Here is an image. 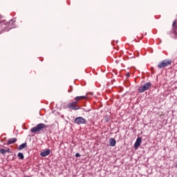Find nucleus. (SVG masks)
<instances>
[{
	"mask_svg": "<svg viewBox=\"0 0 177 177\" xmlns=\"http://www.w3.org/2000/svg\"><path fill=\"white\" fill-rule=\"evenodd\" d=\"M15 23H16V18L10 20L9 22L6 21V20L2 21L0 19V33L3 28H4L6 31H8L6 28H8V30L15 28Z\"/></svg>",
	"mask_w": 177,
	"mask_h": 177,
	"instance_id": "nucleus-1",
	"label": "nucleus"
},
{
	"mask_svg": "<svg viewBox=\"0 0 177 177\" xmlns=\"http://www.w3.org/2000/svg\"><path fill=\"white\" fill-rule=\"evenodd\" d=\"M46 128V124H44V123H39L38 124L36 125V127H32L30 129V132H32V133H35L37 132H41V131H44V129Z\"/></svg>",
	"mask_w": 177,
	"mask_h": 177,
	"instance_id": "nucleus-2",
	"label": "nucleus"
},
{
	"mask_svg": "<svg viewBox=\"0 0 177 177\" xmlns=\"http://www.w3.org/2000/svg\"><path fill=\"white\" fill-rule=\"evenodd\" d=\"M172 64L171 60H162V62H159L158 64V68H165V67H168V66H171Z\"/></svg>",
	"mask_w": 177,
	"mask_h": 177,
	"instance_id": "nucleus-3",
	"label": "nucleus"
},
{
	"mask_svg": "<svg viewBox=\"0 0 177 177\" xmlns=\"http://www.w3.org/2000/svg\"><path fill=\"white\" fill-rule=\"evenodd\" d=\"M74 122L75 124H77V125H81V124H86V120H85V118L80 116L76 118L74 120Z\"/></svg>",
	"mask_w": 177,
	"mask_h": 177,
	"instance_id": "nucleus-4",
	"label": "nucleus"
},
{
	"mask_svg": "<svg viewBox=\"0 0 177 177\" xmlns=\"http://www.w3.org/2000/svg\"><path fill=\"white\" fill-rule=\"evenodd\" d=\"M140 145H142V137H138L133 145L135 150H138L140 147Z\"/></svg>",
	"mask_w": 177,
	"mask_h": 177,
	"instance_id": "nucleus-5",
	"label": "nucleus"
},
{
	"mask_svg": "<svg viewBox=\"0 0 177 177\" xmlns=\"http://www.w3.org/2000/svg\"><path fill=\"white\" fill-rule=\"evenodd\" d=\"M49 154H50V149H46L44 151L40 153L41 157H46L47 156H49Z\"/></svg>",
	"mask_w": 177,
	"mask_h": 177,
	"instance_id": "nucleus-6",
	"label": "nucleus"
},
{
	"mask_svg": "<svg viewBox=\"0 0 177 177\" xmlns=\"http://www.w3.org/2000/svg\"><path fill=\"white\" fill-rule=\"evenodd\" d=\"M86 96H88V94L86 95L77 96L75 97V100L78 102H81V100H85L86 99Z\"/></svg>",
	"mask_w": 177,
	"mask_h": 177,
	"instance_id": "nucleus-7",
	"label": "nucleus"
},
{
	"mask_svg": "<svg viewBox=\"0 0 177 177\" xmlns=\"http://www.w3.org/2000/svg\"><path fill=\"white\" fill-rule=\"evenodd\" d=\"M115 145H117V141L115 140V138H111L109 139V146H111V147H114Z\"/></svg>",
	"mask_w": 177,
	"mask_h": 177,
	"instance_id": "nucleus-8",
	"label": "nucleus"
},
{
	"mask_svg": "<svg viewBox=\"0 0 177 177\" xmlns=\"http://www.w3.org/2000/svg\"><path fill=\"white\" fill-rule=\"evenodd\" d=\"M17 142V138H9L7 142V145L9 146V145H13V143H16Z\"/></svg>",
	"mask_w": 177,
	"mask_h": 177,
	"instance_id": "nucleus-9",
	"label": "nucleus"
},
{
	"mask_svg": "<svg viewBox=\"0 0 177 177\" xmlns=\"http://www.w3.org/2000/svg\"><path fill=\"white\" fill-rule=\"evenodd\" d=\"M68 109H72V110H80L81 109V106H72L71 104H68Z\"/></svg>",
	"mask_w": 177,
	"mask_h": 177,
	"instance_id": "nucleus-10",
	"label": "nucleus"
},
{
	"mask_svg": "<svg viewBox=\"0 0 177 177\" xmlns=\"http://www.w3.org/2000/svg\"><path fill=\"white\" fill-rule=\"evenodd\" d=\"M26 147H27V142L22 143L19 146L18 150H23L24 149H26Z\"/></svg>",
	"mask_w": 177,
	"mask_h": 177,
	"instance_id": "nucleus-11",
	"label": "nucleus"
},
{
	"mask_svg": "<svg viewBox=\"0 0 177 177\" xmlns=\"http://www.w3.org/2000/svg\"><path fill=\"white\" fill-rule=\"evenodd\" d=\"M149 88H151V83L147 82L143 86L142 89H149Z\"/></svg>",
	"mask_w": 177,
	"mask_h": 177,
	"instance_id": "nucleus-12",
	"label": "nucleus"
},
{
	"mask_svg": "<svg viewBox=\"0 0 177 177\" xmlns=\"http://www.w3.org/2000/svg\"><path fill=\"white\" fill-rule=\"evenodd\" d=\"M17 157L19 158V160H24V154H23L21 152L18 153Z\"/></svg>",
	"mask_w": 177,
	"mask_h": 177,
	"instance_id": "nucleus-13",
	"label": "nucleus"
},
{
	"mask_svg": "<svg viewBox=\"0 0 177 177\" xmlns=\"http://www.w3.org/2000/svg\"><path fill=\"white\" fill-rule=\"evenodd\" d=\"M68 104H71L72 106H78V101L75 100V101H73L72 103H69Z\"/></svg>",
	"mask_w": 177,
	"mask_h": 177,
	"instance_id": "nucleus-14",
	"label": "nucleus"
},
{
	"mask_svg": "<svg viewBox=\"0 0 177 177\" xmlns=\"http://www.w3.org/2000/svg\"><path fill=\"white\" fill-rule=\"evenodd\" d=\"M0 153H1V154L5 155V154H6L7 151L5 149H0Z\"/></svg>",
	"mask_w": 177,
	"mask_h": 177,
	"instance_id": "nucleus-15",
	"label": "nucleus"
},
{
	"mask_svg": "<svg viewBox=\"0 0 177 177\" xmlns=\"http://www.w3.org/2000/svg\"><path fill=\"white\" fill-rule=\"evenodd\" d=\"M6 136V134H3L2 136H1V140H3V141H5V140H6V137H5Z\"/></svg>",
	"mask_w": 177,
	"mask_h": 177,
	"instance_id": "nucleus-16",
	"label": "nucleus"
},
{
	"mask_svg": "<svg viewBox=\"0 0 177 177\" xmlns=\"http://www.w3.org/2000/svg\"><path fill=\"white\" fill-rule=\"evenodd\" d=\"M147 91L146 89H138L139 93H143V92H145Z\"/></svg>",
	"mask_w": 177,
	"mask_h": 177,
	"instance_id": "nucleus-17",
	"label": "nucleus"
},
{
	"mask_svg": "<svg viewBox=\"0 0 177 177\" xmlns=\"http://www.w3.org/2000/svg\"><path fill=\"white\" fill-rule=\"evenodd\" d=\"M75 156L77 158L81 157V154L80 153H76Z\"/></svg>",
	"mask_w": 177,
	"mask_h": 177,
	"instance_id": "nucleus-18",
	"label": "nucleus"
},
{
	"mask_svg": "<svg viewBox=\"0 0 177 177\" xmlns=\"http://www.w3.org/2000/svg\"><path fill=\"white\" fill-rule=\"evenodd\" d=\"M82 110H84L86 113H88V112L91 111V109H82Z\"/></svg>",
	"mask_w": 177,
	"mask_h": 177,
	"instance_id": "nucleus-19",
	"label": "nucleus"
},
{
	"mask_svg": "<svg viewBox=\"0 0 177 177\" xmlns=\"http://www.w3.org/2000/svg\"><path fill=\"white\" fill-rule=\"evenodd\" d=\"M6 151H7V153L8 151H10V149L8 148L7 149H6Z\"/></svg>",
	"mask_w": 177,
	"mask_h": 177,
	"instance_id": "nucleus-20",
	"label": "nucleus"
},
{
	"mask_svg": "<svg viewBox=\"0 0 177 177\" xmlns=\"http://www.w3.org/2000/svg\"><path fill=\"white\" fill-rule=\"evenodd\" d=\"M175 24H176V21H174L173 22V26H175Z\"/></svg>",
	"mask_w": 177,
	"mask_h": 177,
	"instance_id": "nucleus-21",
	"label": "nucleus"
},
{
	"mask_svg": "<svg viewBox=\"0 0 177 177\" xmlns=\"http://www.w3.org/2000/svg\"><path fill=\"white\" fill-rule=\"evenodd\" d=\"M127 77H130V76H131V74L127 73Z\"/></svg>",
	"mask_w": 177,
	"mask_h": 177,
	"instance_id": "nucleus-22",
	"label": "nucleus"
},
{
	"mask_svg": "<svg viewBox=\"0 0 177 177\" xmlns=\"http://www.w3.org/2000/svg\"><path fill=\"white\" fill-rule=\"evenodd\" d=\"M106 122H109V119H106Z\"/></svg>",
	"mask_w": 177,
	"mask_h": 177,
	"instance_id": "nucleus-23",
	"label": "nucleus"
},
{
	"mask_svg": "<svg viewBox=\"0 0 177 177\" xmlns=\"http://www.w3.org/2000/svg\"><path fill=\"white\" fill-rule=\"evenodd\" d=\"M71 91H72V90H68V92H69V93H70V92H71Z\"/></svg>",
	"mask_w": 177,
	"mask_h": 177,
	"instance_id": "nucleus-24",
	"label": "nucleus"
},
{
	"mask_svg": "<svg viewBox=\"0 0 177 177\" xmlns=\"http://www.w3.org/2000/svg\"><path fill=\"white\" fill-rule=\"evenodd\" d=\"M106 92H110V90H107Z\"/></svg>",
	"mask_w": 177,
	"mask_h": 177,
	"instance_id": "nucleus-25",
	"label": "nucleus"
},
{
	"mask_svg": "<svg viewBox=\"0 0 177 177\" xmlns=\"http://www.w3.org/2000/svg\"><path fill=\"white\" fill-rule=\"evenodd\" d=\"M91 95H93V93H90Z\"/></svg>",
	"mask_w": 177,
	"mask_h": 177,
	"instance_id": "nucleus-26",
	"label": "nucleus"
},
{
	"mask_svg": "<svg viewBox=\"0 0 177 177\" xmlns=\"http://www.w3.org/2000/svg\"><path fill=\"white\" fill-rule=\"evenodd\" d=\"M122 90H120V92H122Z\"/></svg>",
	"mask_w": 177,
	"mask_h": 177,
	"instance_id": "nucleus-27",
	"label": "nucleus"
}]
</instances>
